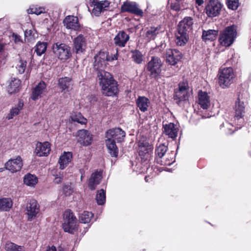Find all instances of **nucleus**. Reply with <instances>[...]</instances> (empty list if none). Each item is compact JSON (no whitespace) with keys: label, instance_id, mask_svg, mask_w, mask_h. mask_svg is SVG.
<instances>
[{"label":"nucleus","instance_id":"nucleus-1","mask_svg":"<svg viewBox=\"0 0 251 251\" xmlns=\"http://www.w3.org/2000/svg\"><path fill=\"white\" fill-rule=\"evenodd\" d=\"M97 70V76L102 94L106 96L116 95L119 91L117 81L109 73L103 70Z\"/></svg>","mask_w":251,"mask_h":251},{"label":"nucleus","instance_id":"nucleus-2","mask_svg":"<svg viewBox=\"0 0 251 251\" xmlns=\"http://www.w3.org/2000/svg\"><path fill=\"white\" fill-rule=\"evenodd\" d=\"M236 35V26L232 25L227 26L221 32L219 38V43L222 46L229 47L234 42Z\"/></svg>","mask_w":251,"mask_h":251},{"label":"nucleus","instance_id":"nucleus-3","mask_svg":"<svg viewBox=\"0 0 251 251\" xmlns=\"http://www.w3.org/2000/svg\"><path fill=\"white\" fill-rule=\"evenodd\" d=\"M235 77L233 69L226 67L221 69L219 72V84L222 88L228 87L233 82Z\"/></svg>","mask_w":251,"mask_h":251},{"label":"nucleus","instance_id":"nucleus-4","mask_svg":"<svg viewBox=\"0 0 251 251\" xmlns=\"http://www.w3.org/2000/svg\"><path fill=\"white\" fill-rule=\"evenodd\" d=\"M118 57V52L111 56H109L108 53L106 51H100L99 53L96 55L95 57L94 63V68L95 70H103L106 66L107 61H111L117 60Z\"/></svg>","mask_w":251,"mask_h":251},{"label":"nucleus","instance_id":"nucleus-5","mask_svg":"<svg viewBox=\"0 0 251 251\" xmlns=\"http://www.w3.org/2000/svg\"><path fill=\"white\" fill-rule=\"evenodd\" d=\"M63 228L64 231L74 233L77 228V219L70 210H67L64 213Z\"/></svg>","mask_w":251,"mask_h":251},{"label":"nucleus","instance_id":"nucleus-6","mask_svg":"<svg viewBox=\"0 0 251 251\" xmlns=\"http://www.w3.org/2000/svg\"><path fill=\"white\" fill-rule=\"evenodd\" d=\"M52 50L55 55L61 60H67L71 56L70 48L65 44L56 43Z\"/></svg>","mask_w":251,"mask_h":251},{"label":"nucleus","instance_id":"nucleus-7","mask_svg":"<svg viewBox=\"0 0 251 251\" xmlns=\"http://www.w3.org/2000/svg\"><path fill=\"white\" fill-rule=\"evenodd\" d=\"M222 6L218 0H209L205 8V13L209 17H216L220 14Z\"/></svg>","mask_w":251,"mask_h":251},{"label":"nucleus","instance_id":"nucleus-8","mask_svg":"<svg viewBox=\"0 0 251 251\" xmlns=\"http://www.w3.org/2000/svg\"><path fill=\"white\" fill-rule=\"evenodd\" d=\"M162 65L161 59L158 57L153 56L151 57L147 66V70L150 72L151 76L153 78H157L160 72L161 67Z\"/></svg>","mask_w":251,"mask_h":251},{"label":"nucleus","instance_id":"nucleus-9","mask_svg":"<svg viewBox=\"0 0 251 251\" xmlns=\"http://www.w3.org/2000/svg\"><path fill=\"white\" fill-rule=\"evenodd\" d=\"M122 13L128 12L136 16L142 17L144 14L143 10L139 5L135 2L126 1L122 4L121 8Z\"/></svg>","mask_w":251,"mask_h":251},{"label":"nucleus","instance_id":"nucleus-10","mask_svg":"<svg viewBox=\"0 0 251 251\" xmlns=\"http://www.w3.org/2000/svg\"><path fill=\"white\" fill-rule=\"evenodd\" d=\"M166 62L171 65H175L180 61L182 57V53L176 49H167L164 53Z\"/></svg>","mask_w":251,"mask_h":251},{"label":"nucleus","instance_id":"nucleus-11","mask_svg":"<svg viewBox=\"0 0 251 251\" xmlns=\"http://www.w3.org/2000/svg\"><path fill=\"white\" fill-rule=\"evenodd\" d=\"M23 166L22 158L18 156L9 159L4 164V168L12 173L20 171Z\"/></svg>","mask_w":251,"mask_h":251},{"label":"nucleus","instance_id":"nucleus-12","mask_svg":"<svg viewBox=\"0 0 251 251\" xmlns=\"http://www.w3.org/2000/svg\"><path fill=\"white\" fill-rule=\"evenodd\" d=\"M188 84L186 82H181L178 85V89L176 90L174 99L177 100V103L181 100H185L187 98Z\"/></svg>","mask_w":251,"mask_h":251},{"label":"nucleus","instance_id":"nucleus-13","mask_svg":"<svg viewBox=\"0 0 251 251\" xmlns=\"http://www.w3.org/2000/svg\"><path fill=\"white\" fill-rule=\"evenodd\" d=\"M86 45V39L82 34H79L73 40V49L77 54L83 52L85 50Z\"/></svg>","mask_w":251,"mask_h":251},{"label":"nucleus","instance_id":"nucleus-14","mask_svg":"<svg viewBox=\"0 0 251 251\" xmlns=\"http://www.w3.org/2000/svg\"><path fill=\"white\" fill-rule=\"evenodd\" d=\"M193 24L194 21L192 17H185L178 24L177 28L178 32L188 34L192 30Z\"/></svg>","mask_w":251,"mask_h":251},{"label":"nucleus","instance_id":"nucleus-15","mask_svg":"<svg viewBox=\"0 0 251 251\" xmlns=\"http://www.w3.org/2000/svg\"><path fill=\"white\" fill-rule=\"evenodd\" d=\"M64 25L67 28L75 31H80L81 25L78 22L77 17L74 16H68L63 20Z\"/></svg>","mask_w":251,"mask_h":251},{"label":"nucleus","instance_id":"nucleus-16","mask_svg":"<svg viewBox=\"0 0 251 251\" xmlns=\"http://www.w3.org/2000/svg\"><path fill=\"white\" fill-rule=\"evenodd\" d=\"M109 4L110 2L108 0H102L91 4V6L93 7L92 14L96 16H99L104 11L107 10Z\"/></svg>","mask_w":251,"mask_h":251},{"label":"nucleus","instance_id":"nucleus-17","mask_svg":"<svg viewBox=\"0 0 251 251\" xmlns=\"http://www.w3.org/2000/svg\"><path fill=\"white\" fill-rule=\"evenodd\" d=\"M235 120H237L240 123H243V117L245 113V105L243 101H241L239 99L236 101L235 106Z\"/></svg>","mask_w":251,"mask_h":251},{"label":"nucleus","instance_id":"nucleus-18","mask_svg":"<svg viewBox=\"0 0 251 251\" xmlns=\"http://www.w3.org/2000/svg\"><path fill=\"white\" fill-rule=\"evenodd\" d=\"M126 136V133L120 128H115L109 129L106 132V138H109L117 142H122Z\"/></svg>","mask_w":251,"mask_h":251},{"label":"nucleus","instance_id":"nucleus-19","mask_svg":"<svg viewBox=\"0 0 251 251\" xmlns=\"http://www.w3.org/2000/svg\"><path fill=\"white\" fill-rule=\"evenodd\" d=\"M26 209L28 219L31 220L39 212V206L35 200H30L26 204Z\"/></svg>","mask_w":251,"mask_h":251},{"label":"nucleus","instance_id":"nucleus-20","mask_svg":"<svg viewBox=\"0 0 251 251\" xmlns=\"http://www.w3.org/2000/svg\"><path fill=\"white\" fill-rule=\"evenodd\" d=\"M77 141L81 145L88 146L91 144L92 136L90 133L87 130H79L77 132Z\"/></svg>","mask_w":251,"mask_h":251},{"label":"nucleus","instance_id":"nucleus-21","mask_svg":"<svg viewBox=\"0 0 251 251\" xmlns=\"http://www.w3.org/2000/svg\"><path fill=\"white\" fill-rule=\"evenodd\" d=\"M163 133L169 138L175 139L177 136L178 128L172 123L163 124Z\"/></svg>","mask_w":251,"mask_h":251},{"label":"nucleus","instance_id":"nucleus-22","mask_svg":"<svg viewBox=\"0 0 251 251\" xmlns=\"http://www.w3.org/2000/svg\"><path fill=\"white\" fill-rule=\"evenodd\" d=\"M50 151V144L48 142H38L36 144L35 153L39 156H47Z\"/></svg>","mask_w":251,"mask_h":251},{"label":"nucleus","instance_id":"nucleus-23","mask_svg":"<svg viewBox=\"0 0 251 251\" xmlns=\"http://www.w3.org/2000/svg\"><path fill=\"white\" fill-rule=\"evenodd\" d=\"M46 92V84L43 81H41L33 89L31 98L35 100L42 97Z\"/></svg>","mask_w":251,"mask_h":251},{"label":"nucleus","instance_id":"nucleus-24","mask_svg":"<svg viewBox=\"0 0 251 251\" xmlns=\"http://www.w3.org/2000/svg\"><path fill=\"white\" fill-rule=\"evenodd\" d=\"M129 39V36L124 31H120L114 38V43L116 46L124 47Z\"/></svg>","mask_w":251,"mask_h":251},{"label":"nucleus","instance_id":"nucleus-25","mask_svg":"<svg viewBox=\"0 0 251 251\" xmlns=\"http://www.w3.org/2000/svg\"><path fill=\"white\" fill-rule=\"evenodd\" d=\"M198 102L201 108L207 109L210 105V101L208 94L201 91L198 94Z\"/></svg>","mask_w":251,"mask_h":251},{"label":"nucleus","instance_id":"nucleus-26","mask_svg":"<svg viewBox=\"0 0 251 251\" xmlns=\"http://www.w3.org/2000/svg\"><path fill=\"white\" fill-rule=\"evenodd\" d=\"M101 179V173L96 171L91 175L89 178L88 186L91 190H94L96 186L98 185Z\"/></svg>","mask_w":251,"mask_h":251},{"label":"nucleus","instance_id":"nucleus-27","mask_svg":"<svg viewBox=\"0 0 251 251\" xmlns=\"http://www.w3.org/2000/svg\"><path fill=\"white\" fill-rule=\"evenodd\" d=\"M105 140L106 146L108 150L109 153L112 157H117L118 154V149L116 145L115 141L109 138Z\"/></svg>","mask_w":251,"mask_h":251},{"label":"nucleus","instance_id":"nucleus-28","mask_svg":"<svg viewBox=\"0 0 251 251\" xmlns=\"http://www.w3.org/2000/svg\"><path fill=\"white\" fill-rule=\"evenodd\" d=\"M72 85V81L70 77H62L58 80V86L62 91H68Z\"/></svg>","mask_w":251,"mask_h":251},{"label":"nucleus","instance_id":"nucleus-29","mask_svg":"<svg viewBox=\"0 0 251 251\" xmlns=\"http://www.w3.org/2000/svg\"><path fill=\"white\" fill-rule=\"evenodd\" d=\"M72 155L70 152H65L60 157L58 163L59 164V168L64 169L71 161Z\"/></svg>","mask_w":251,"mask_h":251},{"label":"nucleus","instance_id":"nucleus-30","mask_svg":"<svg viewBox=\"0 0 251 251\" xmlns=\"http://www.w3.org/2000/svg\"><path fill=\"white\" fill-rule=\"evenodd\" d=\"M13 206V201L10 198H3L0 199V211H8Z\"/></svg>","mask_w":251,"mask_h":251},{"label":"nucleus","instance_id":"nucleus-31","mask_svg":"<svg viewBox=\"0 0 251 251\" xmlns=\"http://www.w3.org/2000/svg\"><path fill=\"white\" fill-rule=\"evenodd\" d=\"M138 146L139 148L140 154L141 155V152H145V154L149 155V152L152 150V147L148 142L145 140H139L138 142Z\"/></svg>","mask_w":251,"mask_h":251},{"label":"nucleus","instance_id":"nucleus-32","mask_svg":"<svg viewBox=\"0 0 251 251\" xmlns=\"http://www.w3.org/2000/svg\"><path fill=\"white\" fill-rule=\"evenodd\" d=\"M138 107L142 112H146L150 105V100L145 97H139L136 101Z\"/></svg>","mask_w":251,"mask_h":251},{"label":"nucleus","instance_id":"nucleus-33","mask_svg":"<svg viewBox=\"0 0 251 251\" xmlns=\"http://www.w3.org/2000/svg\"><path fill=\"white\" fill-rule=\"evenodd\" d=\"M218 35V31L216 30L209 29L203 30L202 39L204 41H213Z\"/></svg>","mask_w":251,"mask_h":251},{"label":"nucleus","instance_id":"nucleus-34","mask_svg":"<svg viewBox=\"0 0 251 251\" xmlns=\"http://www.w3.org/2000/svg\"><path fill=\"white\" fill-rule=\"evenodd\" d=\"M160 32H161V27L160 26H152L148 29L146 32V36L149 40H154Z\"/></svg>","mask_w":251,"mask_h":251},{"label":"nucleus","instance_id":"nucleus-35","mask_svg":"<svg viewBox=\"0 0 251 251\" xmlns=\"http://www.w3.org/2000/svg\"><path fill=\"white\" fill-rule=\"evenodd\" d=\"M20 84V80L19 79L16 78H12L7 87L8 93L13 94L16 92L18 90Z\"/></svg>","mask_w":251,"mask_h":251},{"label":"nucleus","instance_id":"nucleus-36","mask_svg":"<svg viewBox=\"0 0 251 251\" xmlns=\"http://www.w3.org/2000/svg\"><path fill=\"white\" fill-rule=\"evenodd\" d=\"M24 182L25 185L30 187H33L37 183L38 179L35 176L28 174L25 176Z\"/></svg>","mask_w":251,"mask_h":251},{"label":"nucleus","instance_id":"nucleus-37","mask_svg":"<svg viewBox=\"0 0 251 251\" xmlns=\"http://www.w3.org/2000/svg\"><path fill=\"white\" fill-rule=\"evenodd\" d=\"M188 34L186 33H179L176 35V43L178 46H183L187 42Z\"/></svg>","mask_w":251,"mask_h":251},{"label":"nucleus","instance_id":"nucleus-38","mask_svg":"<svg viewBox=\"0 0 251 251\" xmlns=\"http://www.w3.org/2000/svg\"><path fill=\"white\" fill-rule=\"evenodd\" d=\"M23 106V103L19 101L17 106L12 108L6 118L8 120L12 119L14 116L17 115Z\"/></svg>","mask_w":251,"mask_h":251},{"label":"nucleus","instance_id":"nucleus-39","mask_svg":"<svg viewBox=\"0 0 251 251\" xmlns=\"http://www.w3.org/2000/svg\"><path fill=\"white\" fill-rule=\"evenodd\" d=\"M72 121L77 122L80 124H85L87 120L80 113L74 112L71 116Z\"/></svg>","mask_w":251,"mask_h":251},{"label":"nucleus","instance_id":"nucleus-40","mask_svg":"<svg viewBox=\"0 0 251 251\" xmlns=\"http://www.w3.org/2000/svg\"><path fill=\"white\" fill-rule=\"evenodd\" d=\"M93 216V214L91 212L84 211L80 214V222L84 224L88 223L90 221Z\"/></svg>","mask_w":251,"mask_h":251},{"label":"nucleus","instance_id":"nucleus-41","mask_svg":"<svg viewBox=\"0 0 251 251\" xmlns=\"http://www.w3.org/2000/svg\"><path fill=\"white\" fill-rule=\"evenodd\" d=\"M47 49V43L45 42H39L36 46L35 52L38 56L41 55L44 53Z\"/></svg>","mask_w":251,"mask_h":251},{"label":"nucleus","instance_id":"nucleus-42","mask_svg":"<svg viewBox=\"0 0 251 251\" xmlns=\"http://www.w3.org/2000/svg\"><path fill=\"white\" fill-rule=\"evenodd\" d=\"M167 150V146L163 144H160L159 146H157L155 153L159 158H162L166 153Z\"/></svg>","mask_w":251,"mask_h":251},{"label":"nucleus","instance_id":"nucleus-43","mask_svg":"<svg viewBox=\"0 0 251 251\" xmlns=\"http://www.w3.org/2000/svg\"><path fill=\"white\" fill-rule=\"evenodd\" d=\"M5 248L7 251H23V247L18 246L11 242L7 243Z\"/></svg>","mask_w":251,"mask_h":251},{"label":"nucleus","instance_id":"nucleus-44","mask_svg":"<svg viewBox=\"0 0 251 251\" xmlns=\"http://www.w3.org/2000/svg\"><path fill=\"white\" fill-rule=\"evenodd\" d=\"M96 200L98 204L102 205L105 201V193L103 190L101 189L98 191Z\"/></svg>","mask_w":251,"mask_h":251},{"label":"nucleus","instance_id":"nucleus-45","mask_svg":"<svg viewBox=\"0 0 251 251\" xmlns=\"http://www.w3.org/2000/svg\"><path fill=\"white\" fill-rule=\"evenodd\" d=\"M131 52L133 61L137 64L141 63L143 61V55L141 52L137 50L132 51Z\"/></svg>","mask_w":251,"mask_h":251},{"label":"nucleus","instance_id":"nucleus-46","mask_svg":"<svg viewBox=\"0 0 251 251\" xmlns=\"http://www.w3.org/2000/svg\"><path fill=\"white\" fill-rule=\"evenodd\" d=\"M26 61L20 60L17 65V69L19 73L21 74H23L26 68Z\"/></svg>","mask_w":251,"mask_h":251},{"label":"nucleus","instance_id":"nucleus-47","mask_svg":"<svg viewBox=\"0 0 251 251\" xmlns=\"http://www.w3.org/2000/svg\"><path fill=\"white\" fill-rule=\"evenodd\" d=\"M226 3L228 8L236 10L239 6L238 0H226Z\"/></svg>","mask_w":251,"mask_h":251},{"label":"nucleus","instance_id":"nucleus-48","mask_svg":"<svg viewBox=\"0 0 251 251\" xmlns=\"http://www.w3.org/2000/svg\"><path fill=\"white\" fill-rule=\"evenodd\" d=\"M180 1H176L175 2H172L171 4V8L172 9L176 11H178L180 9V6L179 4Z\"/></svg>","mask_w":251,"mask_h":251},{"label":"nucleus","instance_id":"nucleus-49","mask_svg":"<svg viewBox=\"0 0 251 251\" xmlns=\"http://www.w3.org/2000/svg\"><path fill=\"white\" fill-rule=\"evenodd\" d=\"M34 14L38 15L45 12V8L43 7L34 8Z\"/></svg>","mask_w":251,"mask_h":251},{"label":"nucleus","instance_id":"nucleus-50","mask_svg":"<svg viewBox=\"0 0 251 251\" xmlns=\"http://www.w3.org/2000/svg\"><path fill=\"white\" fill-rule=\"evenodd\" d=\"M13 36L14 38V41L15 43H18L20 42H22V40L20 36L16 34H13Z\"/></svg>","mask_w":251,"mask_h":251},{"label":"nucleus","instance_id":"nucleus-51","mask_svg":"<svg viewBox=\"0 0 251 251\" xmlns=\"http://www.w3.org/2000/svg\"><path fill=\"white\" fill-rule=\"evenodd\" d=\"M32 31L31 30H26L25 32V38H27L31 35Z\"/></svg>","mask_w":251,"mask_h":251},{"label":"nucleus","instance_id":"nucleus-52","mask_svg":"<svg viewBox=\"0 0 251 251\" xmlns=\"http://www.w3.org/2000/svg\"><path fill=\"white\" fill-rule=\"evenodd\" d=\"M62 178L61 177H56L54 178V181L56 183H60L62 180Z\"/></svg>","mask_w":251,"mask_h":251},{"label":"nucleus","instance_id":"nucleus-53","mask_svg":"<svg viewBox=\"0 0 251 251\" xmlns=\"http://www.w3.org/2000/svg\"><path fill=\"white\" fill-rule=\"evenodd\" d=\"M195 1L199 5H201L203 3V0H195Z\"/></svg>","mask_w":251,"mask_h":251},{"label":"nucleus","instance_id":"nucleus-54","mask_svg":"<svg viewBox=\"0 0 251 251\" xmlns=\"http://www.w3.org/2000/svg\"><path fill=\"white\" fill-rule=\"evenodd\" d=\"M34 8H29L27 10V12L28 14H34Z\"/></svg>","mask_w":251,"mask_h":251},{"label":"nucleus","instance_id":"nucleus-55","mask_svg":"<svg viewBox=\"0 0 251 251\" xmlns=\"http://www.w3.org/2000/svg\"><path fill=\"white\" fill-rule=\"evenodd\" d=\"M66 188H67L66 187V186H65V187H64V188H63V191H64V193H65V195H70V193H71V190L70 189V190H69V192L68 193V192H67V191H66V190H65V189H66Z\"/></svg>","mask_w":251,"mask_h":251},{"label":"nucleus","instance_id":"nucleus-56","mask_svg":"<svg viewBox=\"0 0 251 251\" xmlns=\"http://www.w3.org/2000/svg\"><path fill=\"white\" fill-rule=\"evenodd\" d=\"M47 251H56V249L54 247L52 246L51 248H49Z\"/></svg>","mask_w":251,"mask_h":251},{"label":"nucleus","instance_id":"nucleus-57","mask_svg":"<svg viewBox=\"0 0 251 251\" xmlns=\"http://www.w3.org/2000/svg\"><path fill=\"white\" fill-rule=\"evenodd\" d=\"M98 0H90V3L91 4L92 3H95L96 2H98V1H97Z\"/></svg>","mask_w":251,"mask_h":251},{"label":"nucleus","instance_id":"nucleus-58","mask_svg":"<svg viewBox=\"0 0 251 251\" xmlns=\"http://www.w3.org/2000/svg\"><path fill=\"white\" fill-rule=\"evenodd\" d=\"M173 162V161H172V162H165V163H164V164H165V165H171V164H172V163Z\"/></svg>","mask_w":251,"mask_h":251},{"label":"nucleus","instance_id":"nucleus-59","mask_svg":"<svg viewBox=\"0 0 251 251\" xmlns=\"http://www.w3.org/2000/svg\"><path fill=\"white\" fill-rule=\"evenodd\" d=\"M235 123H237V124L238 125L240 126V125L242 124V123H240L238 122V121H237V120H235Z\"/></svg>","mask_w":251,"mask_h":251},{"label":"nucleus","instance_id":"nucleus-60","mask_svg":"<svg viewBox=\"0 0 251 251\" xmlns=\"http://www.w3.org/2000/svg\"><path fill=\"white\" fill-rule=\"evenodd\" d=\"M2 171H3V169L2 168H0V172H2Z\"/></svg>","mask_w":251,"mask_h":251},{"label":"nucleus","instance_id":"nucleus-61","mask_svg":"<svg viewBox=\"0 0 251 251\" xmlns=\"http://www.w3.org/2000/svg\"><path fill=\"white\" fill-rule=\"evenodd\" d=\"M145 180H146V182L148 181V179H147V176L145 177Z\"/></svg>","mask_w":251,"mask_h":251}]
</instances>
